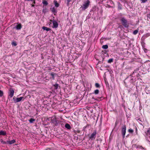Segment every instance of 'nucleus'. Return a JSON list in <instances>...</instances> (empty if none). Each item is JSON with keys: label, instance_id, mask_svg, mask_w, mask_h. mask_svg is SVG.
<instances>
[{"label": "nucleus", "instance_id": "f257e3e1", "mask_svg": "<svg viewBox=\"0 0 150 150\" xmlns=\"http://www.w3.org/2000/svg\"><path fill=\"white\" fill-rule=\"evenodd\" d=\"M90 4V1L89 0H88L86 1L83 4V6H81V8H82V9L83 10H85L86 9L88 6L89 4Z\"/></svg>", "mask_w": 150, "mask_h": 150}, {"label": "nucleus", "instance_id": "f03ea898", "mask_svg": "<svg viewBox=\"0 0 150 150\" xmlns=\"http://www.w3.org/2000/svg\"><path fill=\"white\" fill-rule=\"evenodd\" d=\"M122 134L123 138L125 137V135L126 132V126L125 125H123L122 127Z\"/></svg>", "mask_w": 150, "mask_h": 150}, {"label": "nucleus", "instance_id": "7ed1b4c3", "mask_svg": "<svg viewBox=\"0 0 150 150\" xmlns=\"http://www.w3.org/2000/svg\"><path fill=\"white\" fill-rule=\"evenodd\" d=\"M96 131L93 132V133L91 134L90 137V139L92 140L96 138Z\"/></svg>", "mask_w": 150, "mask_h": 150}, {"label": "nucleus", "instance_id": "20e7f679", "mask_svg": "<svg viewBox=\"0 0 150 150\" xmlns=\"http://www.w3.org/2000/svg\"><path fill=\"white\" fill-rule=\"evenodd\" d=\"M122 25L125 27H128V25L126 19H122Z\"/></svg>", "mask_w": 150, "mask_h": 150}, {"label": "nucleus", "instance_id": "39448f33", "mask_svg": "<svg viewBox=\"0 0 150 150\" xmlns=\"http://www.w3.org/2000/svg\"><path fill=\"white\" fill-rule=\"evenodd\" d=\"M14 93V91L13 89H10L9 93V96H10V98H12L13 96Z\"/></svg>", "mask_w": 150, "mask_h": 150}, {"label": "nucleus", "instance_id": "423d86ee", "mask_svg": "<svg viewBox=\"0 0 150 150\" xmlns=\"http://www.w3.org/2000/svg\"><path fill=\"white\" fill-rule=\"evenodd\" d=\"M50 10L52 12L54 13V15L57 13V10L56 8H55L54 7H51L50 8Z\"/></svg>", "mask_w": 150, "mask_h": 150}, {"label": "nucleus", "instance_id": "0eeeda50", "mask_svg": "<svg viewBox=\"0 0 150 150\" xmlns=\"http://www.w3.org/2000/svg\"><path fill=\"white\" fill-rule=\"evenodd\" d=\"M52 23L53 24V28H57L58 25L57 22L55 21H53Z\"/></svg>", "mask_w": 150, "mask_h": 150}, {"label": "nucleus", "instance_id": "6e6552de", "mask_svg": "<svg viewBox=\"0 0 150 150\" xmlns=\"http://www.w3.org/2000/svg\"><path fill=\"white\" fill-rule=\"evenodd\" d=\"M22 28V26L21 24H18L16 26V28L17 30H19Z\"/></svg>", "mask_w": 150, "mask_h": 150}, {"label": "nucleus", "instance_id": "1a4fd4ad", "mask_svg": "<svg viewBox=\"0 0 150 150\" xmlns=\"http://www.w3.org/2000/svg\"><path fill=\"white\" fill-rule=\"evenodd\" d=\"M15 140L14 139H13L11 141H7V144H11L15 143Z\"/></svg>", "mask_w": 150, "mask_h": 150}, {"label": "nucleus", "instance_id": "9d476101", "mask_svg": "<svg viewBox=\"0 0 150 150\" xmlns=\"http://www.w3.org/2000/svg\"><path fill=\"white\" fill-rule=\"evenodd\" d=\"M53 2L55 6L56 7H58L59 6V4L58 3H57V1L56 0H54Z\"/></svg>", "mask_w": 150, "mask_h": 150}, {"label": "nucleus", "instance_id": "9b49d317", "mask_svg": "<svg viewBox=\"0 0 150 150\" xmlns=\"http://www.w3.org/2000/svg\"><path fill=\"white\" fill-rule=\"evenodd\" d=\"M42 28L43 30H46L47 31H49L50 30V28H47V27L45 26L42 27Z\"/></svg>", "mask_w": 150, "mask_h": 150}, {"label": "nucleus", "instance_id": "f8f14e48", "mask_svg": "<svg viewBox=\"0 0 150 150\" xmlns=\"http://www.w3.org/2000/svg\"><path fill=\"white\" fill-rule=\"evenodd\" d=\"M23 98V97H21L20 98H18L16 99V102H18L20 101Z\"/></svg>", "mask_w": 150, "mask_h": 150}, {"label": "nucleus", "instance_id": "ddd939ff", "mask_svg": "<svg viewBox=\"0 0 150 150\" xmlns=\"http://www.w3.org/2000/svg\"><path fill=\"white\" fill-rule=\"evenodd\" d=\"M65 126L66 128L68 129H70L71 128L70 125L68 123L66 124Z\"/></svg>", "mask_w": 150, "mask_h": 150}, {"label": "nucleus", "instance_id": "4468645a", "mask_svg": "<svg viewBox=\"0 0 150 150\" xmlns=\"http://www.w3.org/2000/svg\"><path fill=\"white\" fill-rule=\"evenodd\" d=\"M6 134V133L5 132L3 131H0V135H5Z\"/></svg>", "mask_w": 150, "mask_h": 150}, {"label": "nucleus", "instance_id": "2eb2a0df", "mask_svg": "<svg viewBox=\"0 0 150 150\" xmlns=\"http://www.w3.org/2000/svg\"><path fill=\"white\" fill-rule=\"evenodd\" d=\"M147 135L149 137H150V129H149L147 130Z\"/></svg>", "mask_w": 150, "mask_h": 150}, {"label": "nucleus", "instance_id": "dca6fc26", "mask_svg": "<svg viewBox=\"0 0 150 150\" xmlns=\"http://www.w3.org/2000/svg\"><path fill=\"white\" fill-rule=\"evenodd\" d=\"M108 46L107 45H103L102 47V48L104 49H106L108 48Z\"/></svg>", "mask_w": 150, "mask_h": 150}, {"label": "nucleus", "instance_id": "f3484780", "mask_svg": "<svg viewBox=\"0 0 150 150\" xmlns=\"http://www.w3.org/2000/svg\"><path fill=\"white\" fill-rule=\"evenodd\" d=\"M42 3L44 5L47 6L48 4V3L46 0H44L42 2Z\"/></svg>", "mask_w": 150, "mask_h": 150}, {"label": "nucleus", "instance_id": "a211bd4d", "mask_svg": "<svg viewBox=\"0 0 150 150\" xmlns=\"http://www.w3.org/2000/svg\"><path fill=\"white\" fill-rule=\"evenodd\" d=\"M54 87V89H57L58 86H59V85L57 84H56L53 85Z\"/></svg>", "mask_w": 150, "mask_h": 150}, {"label": "nucleus", "instance_id": "6ab92c4d", "mask_svg": "<svg viewBox=\"0 0 150 150\" xmlns=\"http://www.w3.org/2000/svg\"><path fill=\"white\" fill-rule=\"evenodd\" d=\"M138 31H139V30L138 29H137V30H134L133 32V34L134 35L137 34V33H138Z\"/></svg>", "mask_w": 150, "mask_h": 150}, {"label": "nucleus", "instance_id": "aec40b11", "mask_svg": "<svg viewBox=\"0 0 150 150\" xmlns=\"http://www.w3.org/2000/svg\"><path fill=\"white\" fill-rule=\"evenodd\" d=\"M113 59L112 58L109 59L108 61V63H111L113 62Z\"/></svg>", "mask_w": 150, "mask_h": 150}, {"label": "nucleus", "instance_id": "412c9836", "mask_svg": "<svg viewBox=\"0 0 150 150\" xmlns=\"http://www.w3.org/2000/svg\"><path fill=\"white\" fill-rule=\"evenodd\" d=\"M35 121V120L33 118H31L30 120H29L30 122L31 123H33Z\"/></svg>", "mask_w": 150, "mask_h": 150}, {"label": "nucleus", "instance_id": "4be33fe9", "mask_svg": "<svg viewBox=\"0 0 150 150\" xmlns=\"http://www.w3.org/2000/svg\"><path fill=\"white\" fill-rule=\"evenodd\" d=\"M99 92V91L98 89H96L94 91V93L96 94H97Z\"/></svg>", "mask_w": 150, "mask_h": 150}, {"label": "nucleus", "instance_id": "5701e85b", "mask_svg": "<svg viewBox=\"0 0 150 150\" xmlns=\"http://www.w3.org/2000/svg\"><path fill=\"white\" fill-rule=\"evenodd\" d=\"M3 95V91L0 90V97H2Z\"/></svg>", "mask_w": 150, "mask_h": 150}, {"label": "nucleus", "instance_id": "b1692460", "mask_svg": "<svg viewBox=\"0 0 150 150\" xmlns=\"http://www.w3.org/2000/svg\"><path fill=\"white\" fill-rule=\"evenodd\" d=\"M11 44L12 45H13L14 46H16L17 45V44L15 42H12Z\"/></svg>", "mask_w": 150, "mask_h": 150}, {"label": "nucleus", "instance_id": "393cba45", "mask_svg": "<svg viewBox=\"0 0 150 150\" xmlns=\"http://www.w3.org/2000/svg\"><path fill=\"white\" fill-rule=\"evenodd\" d=\"M95 86L97 88H99L100 87L99 84L98 83H96L95 84Z\"/></svg>", "mask_w": 150, "mask_h": 150}, {"label": "nucleus", "instance_id": "a878e982", "mask_svg": "<svg viewBox=\"0 0 150 150\" xmlns=\"http://www.w3.org/2000/svg\"><path fill=\"white\" fill-rule=\"evenodd\" d=\"M128 132L130 133H132L133 132V130L131 129H130L128 130Z\"/></svg>", "mask_w": 150, "mask_h": 150}, {"label": "nucleus", "instance_id": "bb28decb", "mask_svg": "<svg viewBox=\"0 0 150 150\" xmlns=\"http://www.w3.org/2000/svg\"><path fill=\"white\" fill-rule=\"evenodd\" d=\"M148 0H140L142 3H145L147 2Z\"/></svg>", "mask_w": 150, "mask_h": 150}, {"label": "nucleus", "instance_id": "cd10ccee", "mask_svg": "<svg viewBox=\"0 0 150 150\" xmlns=\"http://www.w3.org/2000/svg\"><path fill=\"white\" fill-rule=\"evenodd\" d=\"M118 9H120V10L122 9L121 5H120V4H119L118 5Z\"/></svg>", "mask_w": 150, "mask_h": 150}, {"label": "nucleus", "instance_id": "c85d7f7f", "mask_svg": "<svg viewBox=\"0 0 150 150\" xmlns=\"http://www.w3.org/2000/svg\"><path fill=\"white\" fill-rule=\"evenodd\" d=\"M147 16L148 18H150V12L147 14Z\"/></svg>", "mask_w": 150, "mask_h": 150}, {"label": "nucleus", "instance_id": "c756f323", "mask_svg": "<svg viewBox=\"0 0 150 150\" xmlns=\"http://www.w3.org/2000/svg\"><path fill=\"white\" fill-rule=\"evenodd\" d=\"M29 1H31L33 2V3L35 4V0H29Z\"/></svg>", "mask_w": 150, "mask_h": 150}, {"label": "nucleus", "instance_id": "7c9ffc66", "mask_svg": "<svg viewBox=\"0 0 150 150\" xmlns=\"http://www.w3.org/2000/svg\"><path fill=\"white\" fill-rule=\"evenodd\" d=\"M67 4H68L71 1V0H67Z\"/></svg>", "mask_w": 150, "mask_h": 150}, {"label": "nucleus", "instance_id": "2f4dec72", "mask_svg": "<svg viewBox=\"0 0 150 150\" xmlns=\"http://www.w3.org/2000/svg\"><path fill=\"white\" fill-rule=\"evenodd\" d=\"M34 5H33V4H31V6L33 7L34 6Z\"/></svg>", "mask_w": 150, "mask_h": 150}, {"label": "nucleus", "instance_id": "473e14b6", "mask_svg": "<svg viewBox=\"0 0 150 150\" xmlns=\"http://www.w3.org/2000/svg\"><path fill=\"white\" fill-rule=\"evenodd\" d=\"M50 21L51 22H52V20H50Z\"/></svg>", "mask_w": 150, "mask_h": 150}, {"label": "nucleus", "instance_id": "72a5a7b5", "mask_svg": "<svg viewBox=\"0 0 150 150\" xmlns=\"http://www.w3.org/2000/svg\"><path fill=\"white\" fill-rule=\"evenodd\" d=\"M93 98V99H94V98H93H93Z\"/></svg>", "mask_w": 150, "mask_h": 150}]
</instances>
